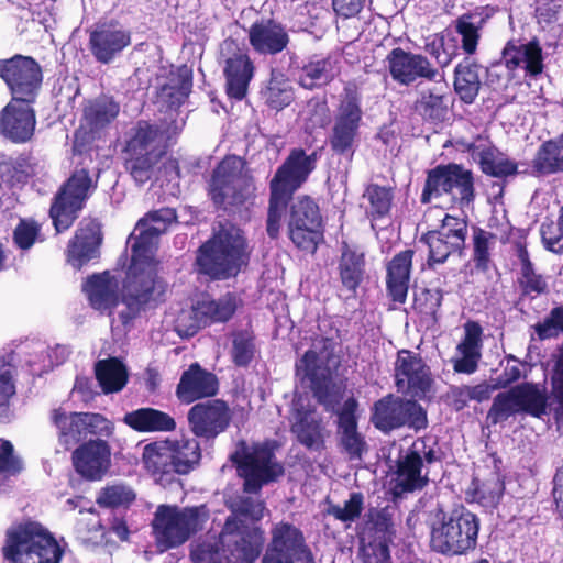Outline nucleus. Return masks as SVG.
I'll list each match as a JSON object with an SVG mask.
<instances>
[{"mask_svg": "<svg viewBox=\"0 0 563 563\" xmlns=\"http://www.w3.org/2000/svg\"><path fill=\"white\" fill-rule=\"evenodd\" d=\"M51 419L58 430V442L65 450H70L86 440L82 412L67 413L63 408H55L52 410Z\"/></svg>", "mask_w": 563, "mask_h": 563, "instance_id": "obj_42", "label": "nucleus"}, {"mask_svg": "<svg viewBox=\"0 0 563 563\" xmlns=\"http://www.w3.org/2000/svg\"><path fill=\"white\" fill-rule=\"evenodd\" d=\"M319 157L318 151L307 154L303 148L295 147L276 169L269 181L266 219V232L272 240L278 239L288 203L316 169Z\"/></svg>", "mask_w": 563, "mask_h": 563, "instance_id": "obj_3", "label": "nucleus"}, {"mask_svg": "<svg viewBox=\"0 0 563 563\" xmlns=\"http://www.w3.org/2000/svg\"><path fill=\"white\" fill-rule=\"evenodd\" d=\"M95 188L96 185L85 168L74 170L62 184L52 198L48 210L56 233H63L74 225Z\"/></svg>", "mask_w": 563, "mask_h": 563, "instance_id": "obj_14", "label": "nucleus"}, {"mask_svg": "<svg viewBox=\"0 0 563 563\" xmlns=\"http://www.w3.org/2000/svg\"><path fill=\"white\" fill-rule=\"evenodd\" d=\"M174 474L188 475L201 461V448L196 438L169 440Z\"/></svg>", "mask_w": 563, "mask_h": 563, "instance_id": "obj_48", "label": "nucleus"}, {"mask_svg": "<svg viewBox=\"0 0 563 563\" xmlns=\"http://www.w3.org/2000/svg\"><path fill=\"white\" fill-rule=\"evenodd\" d=\"M168 151L166 131L151 120L141 119L125 134L121 151L124 169L136 184L144 185Z\"/></svg>", "mask_w": 563, "mask_h": 563, "instance_id": "obj_4", "label": "nucleus"}, {"mask_svg": "<svg viewBox=\"0 0 563 563\" xmlns=\"http://www.w3.org/2000/svg\"><path fill=\"white\" fill-rule=\"evenodd\" d=\"M443 459L444 452L438 441L426 437L416 439L395 461L394 494L398 496L422 490L429 484L428 468L441 464Z\"/></svg>", "mask_w": 563, "mask_h": 563, "instance_id": "obj_9", "label": "nucleus"}, {"mask_svg": "<svg viewBox=\"0 0 563 563\" xmlns=\"http://www.w3.org/2000/svg\"><path fill=\"white\" fill-rule=\"evenodd\" d=\"M479 528L478 516L462 504L449 510L438 508L430 526V547L445 556L466 555L477 547Z\"/></svg>", "mask_w": 563, "mask_h": 563, "instance_id": "obj_5", "label": "nucleus"}, {"mask_svg": "<svg viewBox=\"0 0 563 563\" xmlns=\"http://www.w3.org/2000/svg\"><path fill=\"white\" fill-rule=\"evenodd\" d=\"M516 255L520 262V272L517 276V285L521 298L534 299L549 290L547 278L537 273L523 241L515 243Z\"/></svg>", "mask_w": 563, "mask_h": 563, "instance_id": "obj_38", "label": "nucleus"}, {"mask_svg": "<svg viewBox=\"0 0 563 563\" xmlns=\"http://www.w3.org/2000/svg\"><path fill=\"white\" fill-rule=\"evenodd\" d=\"M245 161L236 155H225L212 169L207 183V195L217 209L241 208L254 200V177L244 173Z\"/></svg>", "mask_w": 563, "mask_h": 563, "instance_id": "obj_7", "label": "nucleus"}, {"mask_svg": "<svg viewBox=\"0 0 563 563\" xmlns=\"http://www.w3.org/2000/svg\"><path fill=\"white\" fill-rule=\"evenodd\" d=\"M231 460L243 479L242 490L249 495H260L265 485L276 482L285 473L284 465L277 461L274 448L268 442L254 443L251 449L244 446Z\"/></svg>", "mask_w": 563, "mask_h": 563, "instance_id": "obj_13", "label": "nucleus"}, {"mask_svg": "<svg viewBox=\"0 0 563 563\" xmlns=\"http://www.w3.org/2000/svg\"><path fill=\"white\" fill-rule=\"evenodd\" d=\"M496 234L479 227L473 229L472 235V262L477 273L487 274L494 268V245Z\"/></svg>", "mask_w": 563, "mask_h": 563, "instance_id": "obj_51", "label": "nucleus"}, {"mask_svg": "<svg viewBox=\"0 0 563 563\" xmlns=\"http://www.w3.org/2000/svg\"><path fill=\"white\" fill-rule=\"evenodd\" d=\"M123 421L137 432H170L176 429V421L169 413L151 407L125 413Z\"/></svg>", "mask_w": 563, "mask_h": 563, "instance_id": "obj_43", "label": "nucleus"}, {"mask_svg": "<svg viewBox=\"0 0 563 563\" xmlns=\"http://www.w3.org/2000/svg\"><path fill=\"white\" fill-rule=\"evenodd\" d=\"M419 242L428 247L427 266L430 269L444 264L451 255L457 254L461 256L464 252L431 230L422 233Z\"/></svg>", "mask_w": 563, "mask_h": 563, "instance_id": "obj_55", "label": "nucleus"}, {"mask_svg": "<svg viewBox=\"0 0 563 563\" xmlns=\"http://www.w3.org/2000/svg\"><path fill=\"white\" fill-rule=\"evenodd\" d=\"M357 408V400L350 397L336 413L338 448L349 461H362L369 449L365 435L358 430Z\"/></svg>", "mask_w": 563, "mask_h": 563, "instance_id": "obj_24", "label": "nucleus"}, {"mask_svg": "<svg viewBox=\"0 0 563 563\" xmlns=\"http://www.w3.org/2000/svg\"><path fill=\"white\" fill-rule=\"evenodd\" d=\"M209 517L206 504L184 508L159 505L152 521L155 540L165 549L177 548L202 530Z\"/></svg>", "mask_w": 563, "mask_h": 563, "instance_id": "obj_11", "label": "nucleus"}, {"mask_svg": "<svg viewBox=\"0 0 563 563\" xmlns=\"http://www.w3.org/2000/svg\"><path fill=\"white\" fill-rule=\"evenodd\" d=\"M395 385L411 397L423 398L432 387L430 367L419 353L400 350L394 364Z\"/></svg>", "mask_w": 563, "mask_h": 563, "instance_id": "obj_22", "label": "nucleus"}, {"mask_svg": "<svg viewBox=\"0 0 563 563\" xmlns=\"http://www.w3.org/2000/svg\"><path fill=\"white\" fill-rule=\"evenodd\" d=\"M71 461L75 471L82 478L99 481L109 470L111 450L104 440H89L73 451Z\"/></svg>", "mask_w": 563, "mask_h": 563, "instance_id": "obj_30", "label": "nucleus"}, {"mask_svg": "<svg viewBox=\"0 0 563 563\" xmlns=\"http://www.w3.org/2000/svg\"><path fill=\"white\" fill-rule=\"evenodd\" d=\"M219 388L218 376L195 362L181 373L175 395L180 404L190 405L216 397Z\"/></svg>", "mask_w": 563, "mask_h": 563, "instance_id": "obj_27", "label": "nucleus"}, {"mask_svg": "<svg viewBox=\"0 0 563 563\" xmlns=\"http://www.w3.org/2000/svg\"><path fill=\"white\" fill-rule=\"evenodd\" d=\"M455 144L472 156L486 176L506 179L518 174V163L503 153L486 132L477 134L472 141L459 137Z\"/></svg>", "mask_w": 563, "mask_h": 563, "instance_id": "obj_20", "label": "nucleus"}, {"mask_svg": "<svg viewBox=\"0 0 563 563\" xmlns=\"http://www.w3.org/2000/svg\"><path fill=\"white\" fill-rule=\"evenodd\" d=\"M339 347L340 342L334 338L317 336L295 365L296 374L309 380L313 397L320 405L329 404L331 376L341 366Z\"/></svg>", "mask_w": 563, "mask_h": 563, "instance_id": "obj_10", "label": "nucleus"}, {"mask_svg": "<svg viewBox=\"0 0 563 563\" xmlns=\"http://www.w3.org/2000/svg\"><path fill=\"white\" fill-rule=\"evenodd\" d=\"M265 103L272 110L280 111L294 100V93L286 80L272 78L263 91Z\"/></svg>", "mask_w": 563, "mask_h": 563, "instance_id": "obj_62", "label": "nucleus"}, {"mask_svg": "<svg viewBox=\"0 0 563 563\" xmlns=\"http://www.w3.org/2000/svg\"><path fill=\"white\" fill-rule=\"evenodd\" d=\"M369 421L384 433L402 427L416 431L428 427L427 411L417 400L404 399L394 394H388L373 404Z\"/></svg>", "mask_w": 563, "mask_h": 563, "instance_id": "obj_16", "label": "nucleus"}, {"mask_svg": "<svg viewBox=\"0 0 563 563\" xmlns=\"http://www.w3.org/2000/svg\"><path fill=\"white\" fill-rule=\"evenodd\" d=\"M479 65L465 58L454 68L453 88L459 99L465 104H472L481 90Z\"/></svg>", "mask_w": 563, "mask_h": 563, "instance_id": "obj_46", "label": "nucleus"}, {"mask_svg": "<svg viewBox=\"0 0 563 563\" xmlns=\"http://www.w3.org/2000/svg\"><path fill=\"white\" fill-rule=\"evenodd\" d=\"M541 240L544 247L553 253H563V207L556 221L547 220L540 227Z\"/></svg>", "mask_w": 563, "mask_h": 563, "instance_id": "obj_64", "label": "nucleus"}, {"mask_svg": "<svg viewBox=\"0 0 563 563\" xmlns=\"http://www.w3.org/2000/svg\"><path fill=\"white\" fill-rule=\"evenodd\" d=\"M290 432L299 444L316 452L325 450L330 434L323 417L312 406H300L295 409Z\"/></svg>", "mask_w": 563, "mask_h": 563, "instance_id": "obj_28", "label": "nucleus"}, {"mask_svg": "<svg viewBox=\"0 0 563 563\" xmlns=\"http://www.w3.org/2000/svg\"><path fill=\"white\" fill-rule=\"evenodd\" d=\"M187 420L196 438L211 441L228 430L232 410L225 400L213 397L195 404L187 412Z\"/></svg>", "mask_w": 563, "mask_h": 563, "instance_id": "obj_21", "label": "nucleus"}, {"mask_svg": "<svg viewBox=\"0 0 563 563\" xmlns=\"http://www.w3.org/2000/svg\"><path fill=\"white\" fill-rule=\"evenodd\" d=\"M120 113V103L112 96L100 95L84 108V120L91 132L109 126Z\"/></svg>", "mask_w": 563, "mask_h": 563, "instance_id": "obj_45", "label": "nucleus"}, {"mask_svg": "<svg viewBox=\"0 0 563 563\" xmlns=\"http://www.w3.org/2000/svg\"><path fill=\"white\" fill-rule=\"evenodd\" d=\"M444 292L441 288H421L415 294L412 308L420 317V320L429 327H434L440 320V308Z\"/></svg>", "mask_w": 563, "mask_h": 563, "instance_id": "obj_52", "label": "nucleus"}, {"mask_svg": "<svg viewBox=\"0 0 563 563\" xmlns=\"http://www.w3.org/2000/svg\"><path fill=\"white\" fill-rule=\"evenodd\" d=\"M135 497L134 490L129 486L114 484L100 490L97 504L106 508L129 507L135 500Z\"/></svg>", "mask_w": 563, "mask_h": 563, "instance_id": "obj_61", "label": "nucleus"}, {"mask_svg": "<svg viewBox=\"0 0 563 563\" xmlns=\"http://www.w3.org/2000/svg\"><path fill=\"white\" fill-rule=\"evenodd\" d=\"M363 196L369 203V207L366 210L368 219L377 221L389 214L394 200V191L391 187L369 184L365 188Z\"/></svg>", "mask_w": 563, "mask_h": 563, "instance_id": "obj_58", "label": "nucleus"}, {"mask_svg": "<svg viewBox=\"0 0 563 563\" xmlns=\"http://www.w3.org/2000/svg\"><path fill=\"white\" fill-rule=\"evenodd\" d=\"M261 563H314V556L301 529L280 521L271 529Z\"/></svg>", "mask_w": 563, "mask_h": 563, "instance_id": "obj_19", "label": "nucleus"}, {"mask_svg": "<svg viewBox=\"0 0 563 563\" xmlns=\"http://www.w3.org/2000/svg\"><path fill=\"white\" fill-rule=\"evenodd\" d=\"M505 66L509 71H515L523 64L526 76L529 78L539 77L544 70L543 51L538 38L528 43L510 40L501 52Z\"/></svg>", "mask_w": 563, "mask_h": 563, "instance_id": "obj_35", "label": "nucleus"}, {"mask_svg": "<svg viewBox=\"0 0 563 563\" xmlns=\"http://www.w3.org/2000/svg\"><path fill=\"white\" fill-rule=\"evenodd\" d=\"M532 329L540 341L563 334V303L552 307L543 321L533 324Z\"/></svg>", "mask_w": 563, "mask_h": 563, "instance_id": "obj_63", "label": "nucleus"}, {"mask_svg": "<svg viewBox=\"0 0 563 563\" xmlns=\"http://www.w3.org/2000/svg\"><path fill=\"white\" fill-rule=\"evenodd\" d=\"M14 374V365L0 357V423L10 422L13 416L11 400L16 394Z\"/></svg>", "mask_w": 563, "mask_h": 563, "instance_id": "obj_57", "label": "nucleus"}, {"mask_svg": "<svg viewBox=\"0 0 563 563\" xmlns=\"http://www.w3.org/2000/svg\"><path fill=\"white\" fill-rule=\"evenodd\" d=\"M335 76V62L331 56H313L302 66L298 84L307 90H313L329 85Z\"/></svg>", "mask_w": 563, "mask_h": 563, "instance_id": "obj_47", "label": "nucleus"}, {"mask_svg": "<svg viewBox=\"0 0 563 563\" xmlns=\"http://www.w3.org/2000/svg\"><path fill=\"white\" fill-rule=\"evenodd\" d=\"M548 400L544 386L540 387L538 384L523 382L506 391L498 393L493 399L486 419L495 426L517 413L541 418L547 413Z\"/></svg>", "mask_w": 563, "mask_h": 563, "instance_id": "obj_15", "label": "nucleus"}, {"mask_svg": "<svg viewBox=\"0 0 563 563\" xmlns=\"http://www.w3.org/2000/svg\"><path fill=\"white\" fill-rule=\"evenodd\" d=\"M96 378L104 394L122 390L128 383V371L117 357L100 360L95 365Z\"/></svg>", "mask_w": 563, "mask_h": 563, "instance_id": "obj_49", "label": "nucleus"}, {"mask_svg": "<svg viewBox=\"0 0 563 563\" xmlns=\"http://www.w3.org/2000/svg\"><path fill=\"white\" fill-rule=\"evenodd\" d=\"M82 291L86 294L91 308L97 311L111 314L119 302L125 306L122 302V292L120 296L118 295V284L108 271L88 276L82 284ZM124 309L125 307L119 312V320H121L120 313ZM133 322L134 320L128 325L121 324L128 328L131 327Z\"/></svg>", "mask_w": 563, "mask_h": 563, "instance_id": "obj_34", "label": "nucleus"}, {"mask_svg": "<svg viewBox=\"0 0 563 563\" xmlns=\"http://www.w3.org/2000/svg\"><path fill=\"white\" fill-rule=\"evenodd\" d=\"M413 256L415 251L406 249L395 254L386 264V294L393 303L404 305L407 301Z\"/></svg>", "mask_w": 563, "mask_h": 563, "instance_id": "obj_36", "label": "nucleus"}, {"mask_svg": "<svg viewBox=\"0 0 563 563\" xmlns=\"http://www.w3.org/2000/svg\"><path fill=\"white\" fill-rule=\"evenodd\" d=\"M144 468L157 482H170L174 477L169 439L153 441L143 448Z\"/></svg>", "mask_w": 563, "mask_h": 563, "instance_id": "obj_40", "label": "nucleus"}, {"mask_svg": "<svg viewBox=\"0 0 563 563\" xmlns=\"http://www.w3.org/2000/svg\"><path fill=\"white\" fill-rule=\"evenodd\" d=\"M220 541L227 553L225 560L217 549L202 548L192 553L195 563H254L262 553L265 532L260 526L228 517Z\"/></svg>", "mask_w": 563, "mask_h": 563, "instance_id": "obj_8", "label": "nucleus"}, {"mask_svg": "<svg viewBox=\"0 0 563 563\" xmlns=\"http://www.w3.org/2000/svg\"><path fill=\"white\" fill-rule=\"evenodd\" d=\"M0 78L12 100L35 102L43 85V70L38 62L21 54L0 59Z\"/></svg>", "mask_w": 563, "mask_h": 563, "instance_id": "obj_18", "label": "nucleus"}, {"mask_svg": "<svg viewBox=\"0 0 563 563\" xmlns=\"http://www.w3.org/2000/svg\"><path fill=\"white\" fill-rule=\"evenodd\" d=\"M365 254L352 249L346 242L342 243L341 255L339 258V276L341 284L351 296H355L357 288L364 280L365 276Z\"/></svg>", "mask_w": 563, "mask_h": 563, "instance_id": "obj_41", "label": "nucleus"}, {"mask_svg": "<svg viewBox=\"0 0 563 563\" xmlns=\"http://www.w3.org/2000/svg\"><path fill=\"white\" fill-rule=\"evenodd\" d=\"M33 103L11 99L2 109L0 130L12 142L24 143L33 136L36 123Z\"/></svg>", "mask_w": 563, "mask_h": 563, "instance_id": "obj_33", "label": "nucleus"}, {"mask_svg": "<svg viewBox=\"0 0 563 563\" xmlns=\"http://www.w3.org/2000/svg\"><path fill=\"white\" fill-rule=\"evenodd\" d=\"M1 552L10 563H60L64 555L55 536L43 523L30 518L5 531Z\"/></svg>", "mask_w": 563, "mask_h": 563, "instance_id": "obj_6", "label": "nucleus"}, {"mask_svg": "<svg viewBox=\"0 0 563 563\" xmlns=\"http://www.w3.org/2000/svg\"><path fill=\"white\" fill-rule=\"evenodd\" d=\"M505 484L496 471L481 472L473 475L465 490L467 503H476L486 508H495L504 494Z\"/></svg>", "mask_w": 563, "mask_h": 563, "instance_id": "obj_37", "label": "nucleus"}, {"mask_svg": "<svg viewBox=\"0 0 563 563\" xmlns=\"http://www.w3.org/2000/svg\"><path fill=\"white\" fill-rule=\"evenodd\" d=\"M362 95L355 80L344 84L336 109L334 124L329 136L333 154L352 159L357 147L362 124Z\"/></svg>", "mask_w": 563, "mask_h": 563, "instance_id": "obj_12", "label": "nucleus"}, {"mask_svg": "<svg viewBox=\"0 0 563 563\" xmlns=\"http://www.w3.org/2000/svg\"><path fill=\"white\" fill-rule=\"evenodd\" d=\"M287 230L299 250L314 253L323 239V218L314 198L300 195L288 203Z\"/></svg>", "mask_w": 563, "mask_h": 563, "instance_id": "obj_17", "label": "nucleus"}, {"mask_svg": "<svg viewBox=\"0 0 563 563\" xmlns=\"http://www.w3.org/2000/svg\"><path fill=\"white\" fill-rule=\"evenodd\" d=\"M386 62L391 79L401 86H411L418 79L438 81L439 76L443 78L426 55L401 47L393 48Z\"/></svg>", "mask_w": 563, "mask_h": 563, "instance_id": "obj_23", "label": "nucleus"}, {"mask_svg": "<svg viewBox=\"0 0 563 563\" xmlns=\"http://www.w3.org/2000/svg\"><path fill=\"white\" fill-rule=\"evenodd\" d=\"M532 175L536 177L563 173V158L553 141H544L531 161Z\"/></svg>", "mask_w": 563, "mask_h": 563, "instance_id": "obj_56", "label": "nucleus"}, {"mask_svg": "<svg viewBox=\"0 0 563 563\" xmlns=\"http://www.w3.org/2000/svg\"><path fill=\"white\" fill-rule=\"evenodd\" d=\"M168 209L148 212L136 223L129 242L131 261L122 282V302L125 309L120 313L124 325L137 319L142 312L155 309L165 301L168 284L159 275L161 262L155 257L156 242L170 219Z\"/></svg>", "mask_w": 563, "mask_h": 563, "instance_id": "obj_1", "label": "nucleus"}, {"mask_svg": "<svg viewBox=\"0 0 563 563\" xmlns=\"http://www.w3.org/2000/svg\"><path fill=\"white\" fill-rule=\"evenodd\" d=\"M130 44L131 33L117 21L98 23L89 33V49L101 64L111 63Z\"/></svg>", "mask_w": 563, "mask_h": 563, "instance_id": "obj_29", "label": "nucleus"}, {"mask_svg": "<svg viewBox=\"0 0 563 563\" xmlns=\"http://www.w3.org/2000/svg\"><path fill=\"white\" fill-rule=\"evenodd\" d=\"M225 48L231 52L223 67L225 93L229 99L241 101L249 92L255 66L247 51L240 48L234 41H225Z\"/></svg>", "mask_w": 563, "mask_h": 563, "instance_id": "obj_25", "label": "nucleus"}, {"mask_svg": "<svg viewBox=\"0 0 563 563\" xmlns=\"http://www.w3.org/2000/svg\"><path fill=\"white\" fill-rule=\"evenodd\" d=\"M413 110L424 122L434 124L443 122L449 112L445 93L438 88L421 91L415 101Z\"/></svg>", "mask_w": 563, "mask_h": 563, "instance_id": "obj_50", "label": "nucleus"}, {"mask_svg": "<svg viewBox=\"0 0 563 563\" xmlns=\"http://www.w3.org/2000/svg\"><path fill=\"white\" fill-rule=\"evenodd\" d=\"M167 81L159 86L157 96L169 109H179L192 89V71L183 65L167 75Z\"/></svg>", "mask_w": 563, "mask_h": 563, "instance_id": "obj_39", "label": "nucleus"}, {"mask_svg": "<svg viewBox=\"0 0 563 563\" xmlns=\"http://www.w3.org/2000/svg\"><path fill=\"white\" fill-rule=\"evenodd\" d=\"M432 231L462 251L465 250L467 236V221L465 219L445 213L441 219V225Z\"/></svg>", "mask_w": 563, "mask_h": 563, "instance_id": "obj_60", "label": "nucleus"}, {"mask_svg": "<svg viewBox=\"0 0 563 563\" xmlns=\"http://www.w3.org/2000/svg\"><path fill=\"white\" fill-rule=\"evenodd\" d=\"M251 250L244 232L232 223L219 229L196 251L194 272L211 282L236 277L247 266Z\"/></svg>", "mask_w": 563, "mask_h": 563, "instance_id": "obj_2", "label": "nucleus"}, {"mask_svg": "<svg viewBox=\"0 0 563 563\" xmlns=\"http://www.w3.org/2000/svg\"><path fill=\"white\" fill-rule=\"evenodd\" d=\"M364 530L368 532L369 537L378 540L380 555L388 558V543L395 534L393 515L389 508H369L365 514Z\"/></svg>", "mask_w": 563, "mask_h": 563, "instance_id": "obj_44", "label": "nucleus"}, {"mask_svg": "<svg viewBox=\"0 0 563 563\" xmlns=\"http://www.w3.org/2000/svg\"><path fill=\"white\" fill-rule=\"evenodd\" d=\"M247 38L253 51L260 55H277L287 48L290 41L280 22L264 16L251 24Z\"/></svg>", "mask_w": 563, "mask_h": 563, "instance_id": "obj_31", "label": "nucleus"}, {"mask_svg": "<svg viewBox=\"0 0 563 563\" xmlns=\"http://www.w3.org/2000/svg\"><path fill=\"white\" fill-rule=\"evenodd\" d=\"M240 299L234 292H227L218 299L209 294H203L191 307L195 321V330L206 328L214 323L228 322L236 312Z\"/></svg>", "mask_w": 563, "mask_h": 563, "instance_id": "obj_32", "label": "nucleus"}, {"mask_svg": "<svg viewBox=\"0 0 563 563\" xmlns=\"http://www.w3.org/2000/svg\"><path fill=\"white\" fill-rule=\"evenodd\" d=\"M102 243L101 224L97 219L84 218L68 241L66 247V261L75 269H81L91 260L99 256Z\"/></svg>", "mask_w": 563, "mask_h": 563, "instance_id": "obj_26", "label": "nucleus"}, {"mask_svg": "<svg viewBox=\"0 0 563 563\" xmlns=\"http://www.w3.org/2000/svg\"><path fill=\"white\" fill-rule=\"evenodd\" d=\"M449 181L450 196L456 198L461 206H468L475 200V178L472 169L463 164L452 163Z\"/></svg>", "mask_w": 563, "mask_h": 563, "instance_id": "obj_53", "label": "nucleus"}, {"mask_svg": "<svg viewBox=\"0 0 563 563\" xmlns=\"http://www.w3.org/2000/svg\"><path fill=\"white\" fill-rule=\"evenodd\" d=\"M452 163L439 164L435 167L427 170V176L420 202L422 205L430 203L432 199L440 198L443 195H451L450 190V172Z\"/></svg>", "mask_w": 563, "mask_h": 563, "instance_id": "obj_54", "label": "nucleus"}, {"mask_svg": "<svg viewBox=\"0 0 563 563\" xmlns=\"http://www.w3.org/2000/svg\"><path fill=\"white\" fill-rule=\"evenodd\" d=\"M255 336L252 332L240 330L233 333L231 357L238 367H246L255 356Z\"/></svg>", "mask_w": 563, "mask_h": 563, "instance_id": "obj_59", "label": "nucleus"}]
</instances>
